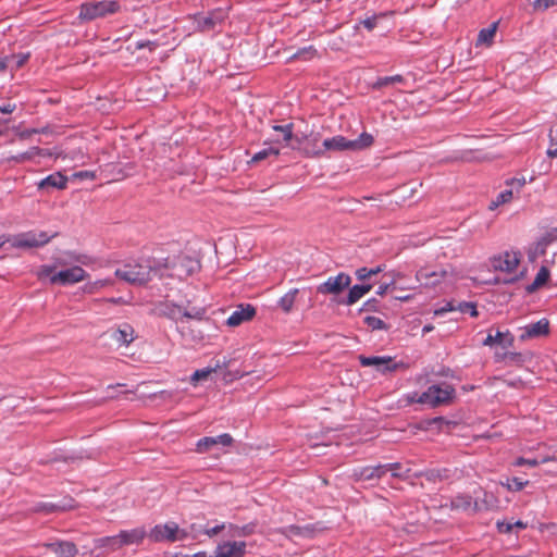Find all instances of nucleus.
Here are the masks:
<instances>
[{
    "mask_svg": "<svg viewBox=\"0 0 557 557\" xmlns=\"http://www.w3.org/2000/svg\"><path fill=\"white\" fill-rule=\"evenodd\" d=\"M388 468V472L391 475L396 479H407L409 476L410 469H404L400 462L386 463Z\"/></svg>",
    "mask_w": 557,
    "mask_h": 557,
    "instance_id": "nucleus-34",
    "label": "nucleus"
},
{
    "mask_svg": "<svg viewBox=\"0 0 557 557\" xmlns=\"http://www.w3.org/2000/svg\"><path fill=\"white\" fill-rule=\"evenodd\" d=\"M273 129L275 132L282 133L284 143H289L293 139V124L288 123L286 125H274Z\"/></svg>",
    "mask_w": 557,
    "mask_h": 557,
    "instance_id": "nucleus-42",
    "label": "nucleus"
},
{
    "mask_svg": "<svg viewBox=\"0 0 557 557\" xmlns=\"http://www.w3.org/2000/svg\"><path fill=\"white\" fill-rule=\"evenodd\" d=\"M246 547L244 541H223L216 545L214 557H244Z\"/></svg>",
    "mask_w": 557,
    "mask_h": 557,
    "instance_id": "nucleus-13",
    "label": "nucleus"
},
{
    "mask_svg": "<svg viewBox=\"0 0 557 557\" xmlns=\"http://www.w3.org/2000/svg\"><path fill=\"white\" fill-rule=\"evenodd\" d=\"M280 154V149L276 148V147H268V148H264L260 151H258L257 153L253 154V157L251 158V162H259V161H262L269 157H277Z\"/></svg>",
    "mask_w": 557,
    "mask_h": 557,
    "instance_id": "nucleus-36",
    "label": "nucleus"
},
{
    "mask_svg": "<svg viewBox=\"0 0 557 557\" xmlns=\"http://www.w3.org/2000/svg\"><path fill=\"white\" fill-rule=\"evenodd\" d=\"M233 443V437L227 434H221L214 437L206 436L197 442L196 450L200 454L209 451L215 445L230 446Z\"/></svg>",
    "mask_w": 557,
    "mask_h": 557,
    "instance_id": "nucleus-18",
    "label": "nucleus"
},
{
    "mask_svg": "<svg viewBox=\"0 0 557 557\" xmlns=\"http://www.w3.org/2000/svg\"><path fill=\"white\" fill-rule=\"evenodd\" d=\"M352 476L356 481H367V482L377 481L373 466H367V467L355 469L352 472Z\"/></svg>",
    "mask_w": 557,
    "mask_h": 557,
    "instance_id": "nucleus-30",
    "label": "nucleus"
},
{
    "mask_svg": "<svg viewBox=\"0 0 557 557\" xmlns=\"http://www.w3.org/2000/svg\"><path fill=\"white\" fill-rule=\"evenodd\" d=\"M299 294L298 288H293L288 290L284 296H282L277 301V307L284 313H290L293 311L297 295Z\"/></svg>",
    "mask_w": 557,
    "mask_h": 557,
    "instance_id": "nucleus-28",
    "label": "nucleus"
},
{
    "mask_svg": "<svg viewBox=\"0 0 557 557\" xmlns=\"http://www.w3.org/2000/svg\"><path fill=\"white\" fill-rule=\"evenodd\" d=\"M111 284V281L110 280H98L94 283H89L85 286V290L87 293H94L96 292L97 289H100L107 285Z\"/></svg>",
    "mask_w": 557,
    "mask_h": 557,
    "instance_id": "nucleus-50",
    "label": "nucleus"
},
{
    "mask_svg": "<svg viewBox=\"0 0 557 557\" xmlns=\"http://www.w3.org/2000/svg\"><path fill=\"white\" fill-rule=\"evenodd\" d=\"M135 47H136L137 50L149 48L152 51V50H154L158 47V44L154 42V41H150V40H138L135 44Z\"/></svg>",
    "mask_w": 557,
    "mask_h": 557,
    "instance_id": "nucleus-58",
    "label": "nucleus"
},
{
    "mask_svg": "<svg viewBox=\"0 0 557 557\" xmlns=\"http://www.w3.org/2000/svg\"><path fill=\"white\" fill-rule=\"evenodd\" d=\"M363 323L371 331H387L389 327L388 324L385 323L381 318L374 315H366L363 318Z\"/></svg>",
    "mask_w": 557,
    "mask_h": 557,
    "instance_id": "nucleus-33",
    "label": "nucleus"
},
{
    "mask_svg": "<svg viewBox=\"0 0 557 557\" xmlns=\"http://www.w3.org/2000/svg\"><path fill=\"white\" fill-rule=\"evenodd\" d=\"M389 287H392L393 290L398 289V287L396 286V282L392 281L391 283H386V284L380 285L377 290H376V294L380 295V296H383V295H385L387 293Z\"/></svg>",
    "mask_w": 557,
    "mask_h": 557,
    "instance_id": "nucleus-60",
    "label": "nucleus"
},
{
    "mask_svg": "<svg viewBox=\"0 0 557 557\" xmlns=\"http://www.w3.org/2000/svg\"><path fill=\"white\" fill-rule=\"evenodd\" d=\"M350 283L351 277L348 274L341 272L335 276H330L324 283L320 284L317 287V292L322 295H338L349 287Z\"/></svg>",
    "mask_w": 557,
    "mask_h": 557,
    "instance_id": "nucleus-11",
    "label": "nucleus"
},
{
    "mask_svg": "<svg viewBox=\"0 0 557 557\" xmlns=\"http://www.w3.org/2000/svg\"><path fill=\"white\" fill-rule=\"evenodd\" d=\"M225 529H226V524L220 523V524H215L214 527H211V528H205L203 534L207 535L208 537H213Z\"/></svg>",
    "mask_w": 557,
    "mask_h": 557,
    "instance_id": "nucleus-54",
    "label": "nucleus"
},
{
    "mask_svg": "<svg viewBox=\"0 0 557 557\" xmlns=\"http://www.w3.org/2000/svg\"><path fill=\"white\" fill-rule=\"evenodd\" d=\"M46 546L59 557H75L78 553L76 545L69 541L52 542Z\"/></svg>",
    "mask_w": 557,
    "mask_h": 557,
    "instance_id": "nucleus-22",
    "label": "nucleus"
},
{
    "mask_svg": "<svg viewBox=\"0 0 557 557\" xmlns=\"http://www.w3.org/2000/svg\"><path fill=\"white\" fill-rule=\"evenodd\" d=\"M373 469H374L377 480L383 478L388 472V468H387L386 463L373 466Z\"/></svg>",
    "mask_w": 557,
    "mask_h": 557,
    "instance_id": "nucleus-62",
    "label": "nucleus"
},
{
    "mask_svg": "<svg viewBox=\"0 0 557 557\" xmlns=\"http://www.w3.org/2000/svg\"><path fill=\"white\" fill-rule=\"evenodd\" d=\"M454 396L455 388L449 384H445L444 386L431 385L420 395L418 401L430 405L431 407H437L450 403Z\"/></svg>",
    "mask_w": 557,
    "mask_h": 557,
    "instance_id": "nucleus-9",
    "label": "nucleus"
},
{
    "mask_svg": "<svg viewBox=\"0 0 557 557\" xmlns=\"http://www.w3.org/2000/svg\"><path fill=\"white\" fill-rule=\"evenodd\" d=\"M115 275L131 284L144 285L153 276H162L161 262L156 259H144L135 263H126L115 270Z\"/></svg>",
    "mask_w": 557,
    "mask_h": 557,
    "instance_id": "nucleus-1",
    "label": "nucleus"
},
{
    "mask_svg": "<svg viewBox=\"0 0 557 557\" xmlns=\"http://www.w3.org/2000/svg\"><path fill=\"white\" fill-rule=\"evenodd\" d=\"M256 314V308L251 305H240L237 309L227 318L226 324L228 326H238L242 323L251 320Z\"/></svg>",
    "mask_w": 557,
    "mask_h": 557,
    "instance_id": "nucleus-19",
    "label": "nucleus"
},
{
    "mask_svg": "<svg viewBox=\"0 0 557 557\" xmlns=\"http://www.w3.org/2000/svg\"><path fill=\"white\" fill-rule=\"evenodd\" d=\"M549 136H550V144L547 149V156L550 158H556L557 157V139L554 138L553 131H550Z\"/></svg>",
    "mask_w": 557,
    "mask_h": 557,
    "instance_id": "nucleus-59",
    "label": "nucleus"
},
{
    "mask_svg": "<svg viewBox=\"0 0 557 557\" xmlns=\"http://www.w3.org/2000/svg\"><path fill=\"white\" fill-rule=\"evenodd\" d=\"M183 309L181 306L165 300L161 301L157 305L156 310L159 315L165 317L168 319H171L173 321H178L183 318Z\"/></svg>",
    "mask_w": 557,
    "mask_h": 557,
    "instance_id": "nucleus-20",
    "label": "nucleus"
},
{
    "mask_svg": "<svg viewBox=\"0 0 557 557\" xmlns=\"http://www.w3.org/2000/svg\"><path fill=\"white\" fill-rule=\"evenodd\" d=\"M50 156V153L41 149L39 147H32L27 151L11 156L8 158L9 161H13L15 163H24L26 161L33 160L35 157H47Z\"/></svg>",
    "mask_w": 557,
    "mask_h": 557,
    "instance_id": "nucleus-27",
    "label": "nucleus"
},
{
    "mask_svg": "<svg viewBox=\"0 0 557 557\" xmlns=\"http://www.w3.org/2000/svg\"><path fill=\"white\" fill-rule=\"evenodd\" d=\"M458 310L462 313H469L471 317H478L479 312L476 310V306L474 302H460L458 306Z\"/></svg>",
    "mask_w": 557,
    "mask_h": 557,
    "instance_id": "nucleus-46",
    "label": "nucleus"
},
{
    "mask_svg": "<svg viewBox=\"0 0 557 557\" xmlns=\"http://www.w3.org/2000/svg\"><path fill=\"white\" fill-rule=\"evenodd\" d=\"M227 17V8H216L209 11L207 14H195L193 16L195 30L199 33L214 32L225 22Z\"/></svg>",
    "mask_w": 557,
    "mask_h": 557,
    "instance_id": "nucleus-6",
    "label": "nucleus"
},
{
    "mask_svg": "<svg viewBox=\"0 0 557 557\" xmlns=\"http://www.w3.org/2000/svg\"><path fill=\"white\" fill-rule=\"evenodd\" d=\"M497 530L499 533H510L513 530V524L511 522L498 521Z\"/></svg>",
    "mask_w": 557,
    "mask_h": 557,
    "instance_id": "nucleus-61",
    "label": "nucleus"
},
{
    "mask_svg": "<svg viewBox=\"0 0 557 557\" xmlns=\"http://www.w3.org/2000/svg\"><path fill=\"white\" fill-rule=\"evenodd\" d=\"M553 239L554 238H553L552 234H547V235L543 236L542 238H540L536 243V251H539L541 255H544L546 251V248L553 242Z\"/></svg>",
    "mask_w": 557,
    "mask_h": 557,
    "instance_id": "nucleus-47",
    "label": "nucleus"
},
{
    "mask_svg": "<svg viewBox=\"0 0 557 557\" xmlns=\"http://www.w3.org/2000/svg\"><path fill=\"white\" fill-rule=\"evenodd\" d=\"M256 525L257 524L255 522H250V523L239 527V529H237L238 536L242 537V536H249V535L253 534L256 531Z\"/></svg>",
    "mask_w": 557,
    "mask_h": 557,
    "instance_id": "nucleus-51",
    "label": "nucleus"
},
{
    "mask_svg": "<svg viewBox=\"0 0 557 557\" xmlns=\"http://www.w3.org/2000/svg\"><path fill=\"white\" fill-rule=\"evenodd\" d=\"M454 471L448 468L429 469L417 474L419 478H425L429 482L448 481L453 478Z\"/></svg>",
    "mask_w": 557,
    "mask_h": 557,
    "instance_id": "nucleus-24",
    "label": "nucleus"
},
{
    "mask_svg": "<svg viewBox=\"0 0 557 557\" xmlns=\"http://www.w3.org/2000/svg\"><path fill=\"white\" fill-rule=\"evenodd\" d=\"M188 535L189 533L174 521L157 524L148 533L149 540L154 543L184 541Z\"/></svg>",
    "mask_w": 557,
    "mask_h": 557,
    "instance_id": "nucleus-7",
    "label": "nucleus"
},
{
    "mask_svg": "<svg viewBox=\"0 0 557 557\" xmlns=\"http://www.w3.org/2000/svg\"><path fill=\"white\" fill-rule=\"evenodd\" d=\"M548 278H549V270L546 267H541L534 281L530 285L527 286V292L528 293L535 292L537 288L545 285L547 283Z\"/></svg>",
    "mask_w": 557,
    "mask_h": 557,
    "instance_id": "nucleus-29",
    "label": "nucleus"
},
{
    "mask_svg": "<svg viewBox=\"0 0 557 557\" xmlns=\"http://www.w3.org/2000/svg\"><path fill=\"white\" fill-rule=\"evenodd\" d=\"M383 16H384V14H379V15L375 14V15H372L364 20H361L359 22V24L362 25L364 28H367L369 32H371L376 26L377 20Z\"/></svg>",
    "mask_w": 557,
    "mask_h": 557,
    "instance_id": "nucleus-48",
    "label": "nucleus"
},
{
    "mask_svg": "<svg viewBox=\"0 0 557 557\" xmlns=\"http://www.w3.org/2000/svg\"><path fill=\"white\" fill-rule=\"evenodd\" d=\"M13 131L16 133V136L21 139V140H26L28 139L30 136L35 135V134H39L41 133L40 129L38 128H28V129H24V131H21L18 127H13Z\"/></svg>",
    "mask_w": 557,
    "mask_h": 557,
    "instance_id": "nucleus-49",
    "label": "nucleus"
},
{
    "mask_svg": "<svg viewBox=\"0 0 557 557\" xmlns=\"http://www.w3.org/2000/svg\"><path fill=\"white\" fill-rule=\"evenodd\" d=\"M76 507V503L74 498L71 496H65L58 503L52 502H40L35 505L34 511L35 512H42V513H53V512H64L67 510H72Z\"/></svg>",
    "mask_w": 557,
    "mask_h": 557,
    "instance_id": "nucleus-12",
    "label": "nucleus"
},
{
    "mask_svg": "<svg viewBox=\"0 0 557 557\" xmlns=\"http://www.w3.org/2000/svg\"><path fill=\"white\" fill-rule=\"evenodd\" d=\"M55 235L44 231H29L9 237L7 242L14 248H37L48 244Z\"/></svg>",
    "mask_w": 557,
    "mask_h": 557,
    "instance_id": "nucleus-8",
    "label": "nucleus"
},
{
    "mask_svg": "<svg viewBox=\"0 0 557 557\" xmlns=\"http://www.w3.org/2000/svg\"><path fill=\"white\" fill-rule=\"evenodd\" d=\"M28 57H29L28 53H26V54L21 53V54L9 55L12 69H20V67H22L26 63V61L28 60Z\"/></svg>",
    "mask_w": 557,
    "mask_h": 557,
    "instance_id": "nucleus-44",
    "label": "nucleus"
},
{
    "mask_svg": "<svg viewBox=\"0 0 557 557\" xmlns=\"http://www.w3.org/2000/svg\"><path fill=\"white\" fill-rule=\"evenodd\" d=\"M358 360L362 367H374L382 374L397 371L405 367L403 362H395L391 356H364L359 355Z\"/></svg>",
    "mask_w": 557,
    "mask_h": 557,
    "instance_id": "nucleus-10",
    "label": "nucleus"
},
{
    "mask_svg": "<svg viewBox=\"0 0 557 557\" xmlns=\"http://www.w3.org/2000/svg\"><path fill=\"white\" fill-rule=\"evenodd\" d=\"M206 308L203 307H193L190 309H183V318L202 320L206 315Z\"/></svg>",
    "mask_w": 557,
    "mask_h": 557,
    "instance_id": "nucleus-39",
    "label": "nucleus"
},
{
    "mask_svg": "<svg viewBox=\"0 0 557 557\" xmlns=\"http://www.w3.org/2000/svg\"><path fill=\"white\" fill-rule=\"evenodd\" d=\"M66 185L67 177L64 176L61 172H54L37 183L38 189L45 190L47 193L53 189H65Z\"/></svg>",
    "mask_w": 557,
    "mask_h": 557,
    "instance_id": "nucleus-15",
    "label": "nucleus"
},
{
    "mask_svg": "<svg viewBox=\"0 0 557 557\" xmlns=\"http://www.w3.org/2000/svg\"><path fill=\"white\" fill-rule=\"evenodd\" d=\"M380 310V302L375 298L367 300L360 311L375 312Z\"/></svg>",
    "mask_w": 557,
    "mask_h": 557,
    "instance_id": "nucleus-52",
    "label": "nucleus"
},
{
    "mask_svg": "<svg viewBox=\"0 0 557 557\" xmlns=\"http://www.w3.org/2000/svg\"><path fill=\"white\" fill-rule=\"evenodd\" d=\"M54 269L53 265H41L38 271V277L40 280L48 278L51 284L65 286L82 282L88 276L87 272L79 265H74L59 272H55Z\"/></svg>",
    "mask_w": 557,
    "mask_h": 557,
    "instance_id": "nucleus-2",
    "label": "nucleus"
},
{
    "mask_svg": "<svg viewBox=\"0 0 557 557\" xmlns=\"http://www.w3.org/2000/svg\"><path fill=\"white\" fill-rule=\"evenodd\" d=\"M372 289V284H357L349 288L348 295L342 304L351 306Z\"/></svg>",
    "mask_w": 557,
    "mask_h": 557,
    "instance_id": "nucleus-26",
    "label": "nucleus"
},
{
    "mask_svg": "<svg viewBox=\"0 0 557 557\" xmlns=\"http://www.w3.org/2000/svg\"><path fill=\"white\" fill-rule=\"evenodd\" d=\"M356 277L359 280V281H364L367 278H370V272H369V269L368 268H360V269H357L356 272Z\"/></svg>",
    "mask_w": 557,
    "mask_h": 557,
    "instance_id": "nucleus-63",
    "label": "nucleus"
},
{
    "mask_svg": "<svg viewBox=\"0 0 557 557\" xmlns=\"http://www.w3.org/2000/svg\"><path fill=\"white\" fill-rule=\"evenodd\" d=\"M15 109H16V104L15 103L8 102V103H4V104L0 106V112L3 113V114H10Z\"/></svg>",
    "mask_w": 557,
    "mask_h": 557,
    "instance_id": "nucleus-64",
    "label": "nucleus"
},
{
    "mask_svg": "<svg viewBox=\"0 0 557 557\" xmlns=\"http://www.w3.org/2000/svg\"><path fill=\"white\" fill-rule=\"evenodd\" d=\"M311 532L310 528L307 527H299V525H288L285 528V531L283 533L287 535H295V536H305L308 535Z\"/></svg>",
    "mask_w": 557,
    "mask_h": 557,
    "instance_id": "nucleus-43",
    "label": "nucleus"
},
{
    "mask_svg": "<svg viewBox=\"0 0 557 557\" xmlns=\"http://www.w3.org/2000/svg\"><path fill=\"white\" fill-rule=\"evenodd\" d=\"M111 337L120 345L128 346L134 341V329L128 323L121 324L116 330H113Z\"/></svg>",
    "mask_w": 557,
    "mask_h": 557,
    "instance_id": "nucleus-23",
    "label": "nucleus"
},
{
    "mask_svg": "<svg viewBox=\"0 0 557 557\" xmlns=\"http://www.w3.org/2000/svg\"><path fill=\"white\" fill-rule=\"evenodd\" d=\"M120 9V3L114 0L85 2L79 7L78 17L83 21H94L115 14Z\"/></svg>",
    "mask_w": 557,
    "mask_h": 557,
    "instance_id": "nucleus-5",
    "label": "nucleus"
},
{
    "mask_svg": "<svg viewBox=\"0 0 557 557\" xmlns=\"http://www.w3.org/2000/svg\"><path fill=\"white\" fill-rule=\"evenodd\" d=\"M200 269V262L188 256H178L173 260L161 262V273L163 270H169L168 275L178 280H185Z\"/></svg>",
    "mask_w": 557,
    "mask_h": 557,
    "instance_id": "nucleus-4",
    "label": "nucleus"
},
{
    "mask_svg": "<svg viewBox=\"0 0 557 557\" xmlns=\"http://www.w3.org/2000/svg\"><path fill=\"white\" fill-rule=\"evenodd\" d=\"M317 49L313 46H308L299 49L290 57V59L309 61L312 60L317 55Z\"/></svg>",
    "mask_w": 557,
    "mask_h": 557,
    "instance_id": "nucleus-35",
    "label": "nucleus"
},
{
    "mask_svg": "<svg viewBox=\"0 0 557 557\" xmlns=\"http://www.w3.org/2000/svg\"><path fill=\"white\" fill-rule=\"evenodd\" d=\"M555 4V0H534L533 8L535 10H546Z\"/></svg>",
    "mask_w": 557,
    "mask_h": 557,
    "instance_id": "nucleus-57",
    "label": "nucleus"
},
{
    "mask_svg": "<svg viewBox=\"0 0 557 557\" xmlns=\"http://www.w3.org/2000/svg\"><path fill=\"white\" fill-rule=\"evenodd\" d=\"M374 141V138L371 134L363 132L360 136L354 140L347 139L342 135L334 136L332 138H326L323 140V151L332 150V151H357L362 150L364 148L370 147Z\"/></svg>",
    "mask_w": 557,
    "mask_h": 557,
    "instance_id": "nucleus-3",
    "label": "nucleus"
},
{
    "mask_svg": "<svg viewBox=\"0 0 557 557\" xmlns=\"http://www.w3.org/2000/svg\"><path fill=\"white\" fill-rule=\"evenodd\" d=\"M505 337V333L497 331L495 335L491 333L487 334L486 338L483 341L484 346H493L495 344H503V338Z\"/></svg>",
    "mask_w": 557,
    "mask_h": 557,
    "instance_id": "nucleus-45",
    "label": "nucleus"
},
{
    "mask_svg": "<svg viewBox=\"0 0 557 557\" xmlns=\"http://www.w3.org/2000/svg\"><path fill=\"white\" fill-rule=\"evenodd\" d=\"M148 533L144 527L135 528L132 530H123L120 532V543L122 547L125 545L140 544Z\"/></svg>",
    "mask_w": 557,
    "mask_h": 557,
    "instance_id": "nucleus-21",
    "label": "nucleus"
},
{
    "mask_svg": "<svg viewBox=\"0 0 557 557\" xmlns=\"http://www.w3.org/2000/svg\"><path fill=\"white\" fill-rule=\"evenodd\" d=\"M530 357L529 354L510 351L504 355V360L509 366H522Z\"/></svg>",
    "mask_w": 557,
    "mask_h": 557,
    "instance_id": "nucleus-32",
    "label": "nucleus"
},
{
    "mask_svg": "<svg viewBox=\"0 0 557 557\" xmlns=\"http://www.w3.org/2000/svg\"><path fill=\"white\" fill-rule=\"evenodd\" d=\"M213 370L210 369V368H207V369H201V370H196L194 372V374L191 375V381L193 382H198L200 380H205L207 379L210 373L212 372Z\"/></svg>",
    "mask_w": 557,
    "mask_h": 557,
    "instance_id": "nucleus-55",
    "label": "nucleus"
},
{
    "mask_svg": "<svg viewBox=\"0 0 557 557\" xmlns=\"http://www.w3.org/2000/svg\"><path fill=\"white\" fill-rule=\"evenodd\" d=\"M403 82H404V77L401 75L397 74V75H394V76H386V77L380 78L377 81V85L379 86H386V85H389V84L403 83Z\"/></svg>",
    "mask_w": 557,
    "mask_h": 557,
    "instance_id": "nucleus-53",
    "label": "nucleus"
},
{
    "mask_svg": "<svg viewBox=\"0 0 557 557\" xmlns=\"http://www.w3.org/2000/svg\"><path fill=\"white\" fill-rule=\"evenodd\" d=\"M472 505V497L469 495H458L451 500V507L455 509L467 510Z\"/></svg>",
    "mask_w": 557,
    "mask_h": 557,
    "instance_id": "nucleus-38",
    "label": "nucleus"
},
{
    "mask_svg": "<svg viewBox=\"0 0 557 557\" xmlns=\"http://www.w3.org/2000/svg\"><path fill=\"white\" fill-rule=\"evenodd\" d=\"M445 274V271L436 272L431 269L423 268L417 272L416 277L425 286H434L441 282Z\"/></svg>",
    "mask_w": 557,
    "mask_h": 557,
    "instance_id": "nucleus-25",
    "label": "nucleus"
},
{
    "mask_svg": "<svg viewBox=\"0 0 557 557\" xmlns=\"http://www.w3.org/2000/svg\"><path fill=\"white\" fill-rule=\"evenodd\" d=\"M511 199H512V190L511 189L503 190L502 193H499L497 195L496 199L491 202L490 209L494 210L498 206L509 202Z\"/></svg>",
    "mask_w": 557,
    "mask_h": 557,
    "instance_id": "nucleus-40",
    "label": "nucleus"
},
{
    "mask_svg": "<svg viewBox=\"0 0 557 557\" xmlns=\"http://www.w3.org/2000/svg\"><path fill=\"white\" fill-rule=\"evenodd\" d=\"M528 481H523L520 478L507 479L506 483H503L509 491L519 492L528 485Z\"/></svg>",
    "mask_w": 557,
    "mask_h": 557,
    "instance_id": "nucleus-41",
    "label": "nucleus"
},
{
    "mask_svg": "<svg viewBox=\"0 0 557 557\" xmlns=\"http://www.w3.org/2000/svg\"><path fill=\"white\" fill-rule=\"evenodd\" d=\"M520 262V253L519 252H509L506 251L498 257H494L492 260V264L496 270L503 272H513Z\"/></svg>",
    "mask_w": 557,
    "mask_h": 557,
    "instance_id": "nucleus-14",
    "label": "nucleus"
},
{
    "mask_svg": "<svg viewBox=\"0 0 557 557\" xmlns=\"http://www.w3.org/2000/svg\"><path fill=\"white\" fill-rule=\"evenodd\" d=\"M516 466H529V467H536L540 465V461L535 458H523L520 457L515 461Z\"/></svg>",
    "mask_w": 557,
    "mask_h": 557,
    "instance_id": "nucleus-56",
    "label": "nucleus"
},
{
    "mask_svg": "<svg viewBox=\"0 0 557 557\" xmlns=\"http://www.w3.org/2000/svg\"><path fill=\"white\" fill-rule=\"evenodd\" d=\"M548 333H549V322L547 319L543 318L535 323L525 325L522 329L520 338L522 341H525L529 338H537V337L546 336Z\"/></svg>",
    "mask_w": 557,
    "mask_h": 557,
    "instance_id": "nucleus-17",
    "label": "nucleus"
},
{
    "mask_svg": "<svg viewBox=\"0 0 557 557\" xmlns=\"http://www.w3.org/2000/svg\"><path fill=\"white\" fill-rule=\"evenodd\" d=\"M308 144H309L308 135H301V136L293 135V139L289 143H286V146L290 147L293 150L300 151L305 157H308V158L320 157L323 154L322 149L309 148Z\"/></svg>",
    "mask_w": 557,
    "mask_h": 557,
    "instance_id": "nucleus-16",
    "label": "nucleus"
},
{
    "mask_svg": "<svg viewBox=\"0 0 557 557\" xmlns=\"http://www.w3.org/2000/svg\"><path fill=\"white\" fill-rule=\"evenodd\" d=\"M120 533L114 536H106L99 540L100 547H108L111 550H116L122 547V543H120Z\"/></svg>",
    "mask_w": 557,
    "mask_h": 557,
    "instance_id": "nucleus-37",
    "label": "nucleus"
},
{
    "mask_svg": "<svg viewBox=\"0 0 557 557\" xmlns=\"http://www.w3.org/2000/svg\"><path fill=\"white\" fill-rule=\"evenodd\" d=\"M496 29H497V23H493L488 27L482 28L479 32L476 44L478 45H483V44L491 45L493 41V38L495 36Z\"/></svg>",
    "mask_w": 557,
    "mask_h": 557,
    "instance_id": "nucleus-31",
    "label": "nucleus"
}]
</instances>
